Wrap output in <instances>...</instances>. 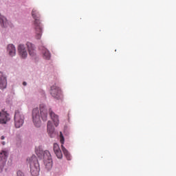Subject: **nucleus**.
<instances>
[{
	"label": "nucleus",
	"instance_id": "1",
	"mask_svg": "<svg viewBox=\"0 0 176 176\" xmlns=\"http://www.w3.org/2000/svg\"><path fill=\"white\" fill-rule=\"evenodd\" d=\"M32 16L34 19V27L35 30V38L36 39H41L42 38V25L41 24V14L36 9L34 8L32 11Z\"/></svg>",
	"mask_w": 176,
	"mask_h": 176
},
{
	"label": "nucleus",
	"instance_id": "2",
	"mask_svg": "<svg viewBox=\"0 0 176 176\" xmlns=\"http://www.w3.org/2000/svg\"><path fill=\"white\" fill-rule=\"evenodd\" d=\"M39 163L38 162V158L36 156L33 155L30 159V173L32 176L39 175Z\"/></svg>",
	"mask_w": 176,
	"mask_h": 176
},
{
	"label": "nucleus",
	"instance_id": "3",
	"mask_svg": "<svg viewBox=\"0 0 176 176\" xmlns=\"http://www.w3.org/2000/svg\"><path fill=\"white\" fill-rule=\"evenodd\" d=\"M43 162L45 168L49 171V170H52V167H53V160H52V155L49 151L46 150L43 153Z\"/></svg>",
	"mask_w": 176,
	"mask_h": 176
},
{
	"label": "nucleus",
	"instance_id": "4",
	"mask_svg": "<svg viewBox=\"0 0 176 176\" xmlns=\"http://www.w3.org/2000/svg\"><path fill=\"white\" fill-rule=\"evenodd\" d=\"M14 124L16 129H20L24 124V115L19 111H15Z\"/></svg>",
	"mask_w": 176,
	"mask_h": 176
},
{
	"label": "nucleus",
	"instance_id": "5",
	"mask_svg": "<svg viewBox=\"0 0 176 176\" xmlns=\"http://www.w3.org/2000/svg\"><path fill=\"white\" fill-rule=\"evenodd\" d=\"M32 120L36 127H41V115L38 107H36L32 110Z\"/></svg>",
	"mask_w": 176,
	"mask_h": 176
},
{
	"label": "nucleus",
	"instance_id": "6",
	"mask_svg": "<svg viewBox=\"0 0 176 176\" xmlns=\"http://www.w3.org/2000/svg\"><path fill=\"white\" fill-rule=\"evenodd\" d=\"M50 94L56 100H60L61 97H63V93L61 92V89L58 87V86L54 85L51 87Z\"/></svg>",
	"mask_w": 176,
	"mask_h": 176
},
{
	"label": "nucleus",
	"instance_id": "7",
	"mask_svg": "<svg viewBox=\"0 0 176 176\" xmlns=\"http://www.w3.org/2000/svg\"><path fill=\"white\" fill-rule=\"evenodd\" d=\"M64 135H63V133L60 132V144H62L61 145V148H62V151L63 152V154L65 155L66 159L67 160H71V154H69V152H68V150H67V148H65V147H64Z\"/></svg>",
	"mask_w": 176,
	"mask_h": 176
},
{
	"label": "nucleus",
	"instance_id": "8",
	"mask_svg": "<svg viewBox=\"0 0 176 176\" xmlns=\"http://www.w3.org/2000/svg\"><path fill=\"white\" fill-rule=\"evenodd\" d=\"M10 120V116L5 111H0V123L1 124H6Z\"/></svg>",
	"mask_w": 176,
	"mask_h": 176
},
{
	"label": "nucleus",
	"instance_id": "9",
	"mask_svg": "<svg viewBox=\"0 0 176 176\" xmlns=\"http://www.w3.org/2000/svg\"><path fill=\"white\" fill-rule=\"evenodd\" d=\"M18 53L22 58H27V56H28V52H27L25 46L23 44H19L18 45Z\"/></svg>",
	"mask_w": 176,
	"mask_h": 176
},
{
	"label": "nucleus",
	"instance_id": "10",
	"mask_svg": "<svg viewBox=\"0 0 176 176\" xmlns=\"http://www.w3.org/2000/svg\"><path fill=\"white\" fill-rule=\"evenodd\" d=\"M0 24L3 28H8L12 27V23H9L5 16L0 14Z\"/></svg>",
	"mask_w": 176,
	"mask_h": 176
},
{
	"label": "nucleus",
	"instance_id": "11",
	"mask_svg": "<svg viewBox=\"0 0 176 176\" xmlns=\"http://www.w3.org/2000/svg\"><path fill=\"white\" fill-rule=\"evenodd\" d=\"M40 114L42 120L46 122L47 120V109H46V107L44 104L40 105Z\"/></svg>",
	"mask_w": 176,
	"mask_h": 176
},
{
	"label": "nucleus",
	"instance_id": "12",
	"mask_svg": "<svg viewBox=\"0 0 176 176\" xmlns=\"http://www.w3.org/2000/svg\"><path fill=\"white\" fill-rule=\"evenodd\" d=\"M50 116L52 120L54 122V125L57 127L60 123V120H58V116L52 110V109H49Z\"/></svg>",
	"mask_w": 176,
	"mask_h": 176
},
{
	"label": "nucleus",
	"instance_id": "13",
	"mask_svg": "<svg viewBox=\"0 0 176 176\" xmlns=\"http://www.w3.org/2000/svg\"><path fill=\"white\" fill-rule=\"evenodd\" d=\"M54 152L58 159H63V153L60 148V146L57 143L54 144Z\"/></svg>",
	"mask_w": 176,
	"mask_h": 176
},
{
	"label": "nucleus",
	"instance_id": "14",
	"mask_svg": "<svg viewBox=\"0 0 176 176\" xmlns=\"http://www.w3.org/2000/svg\"><path fill=\"white\" fill-rule=\"evenodd\" d=\"M7 85L6 77L3 76V72H0V89H6Z\"/></svg>",
	"mask_w": 176,
	"mask_h": 176
},
{
	"label": "nucleus",
	"instance_id": "15",
	"mask_svg": "<svg viewBox=\"0 0 176 176\" xmlns=\"http://www.w3.org/2000/svg\"><path fill=\"white\" fill-rule=\"evenodd\" d=\"M7 52L11 57L16 56V47L13 44H10L8 45Z\"/></svg>",
	"mask_w": 176,
	"mask_h": 176
},
{
	"label": "nucleus",
	"instance_id": "16",
	"mask_svg": "<svg viewBox=\"0 0 176 176\" xmlns=\"http://www.w3.org/2000/svg\"><path fill=\"white\" fill-rule=\"evenodd\" d=\"M26 46L28 47V50L29 52L30 56H32V57H34L35 56V50H34V45L32 43L28 42L26 43Z\"/></svg>",
	"mask_w": 176,
	"mask_h": 176
},
{
	"label": "nucleus",
	"instance_id": "17",
	"mask_svg": "<svg viewBox=\"0 0 176 176\" xmlns=\"http://www.w3.org/2000/svg\"><path fill=\"white\" fill-rule=\"evenodd\" d=\"M47 130L49 134H53V133H54V126H53L52 121L47 122Z\"/></svg>",
	"mask_w": 176,
	"mask_h": 176
},
{
	"label": "nucleus",
	"instance_id": "18",
	"mask_svg": "<svg viewBox=\"0 0 176 176\" xmlns=\"http://www.w3.org/2000/svg\"><path fill=\"white\" fill-rule=\"evenodd\" d=\"M43 56L45 60H50V52L46 48L43 49Z\"/></svg>",
	"mask_w": 176,
	"mask_h": 176
},
{
	"label": "nucleus",
	"instance_id": "19",
	"mask_svg": "<svg viewBox=\"0 0 176 176\" xmlns=\"http://www.w3.org/2000/svg\"><path fill=\"white\" fill-rule=\"evenodd\" d=\"M8 151L3 150L1 153H0V159L1 160H6V159H8Z\"/></svg>",
	"mask_w": 176,
	"mask_h": 176
},
{
	"label": "nucleus",
	"instance_id": "20",
	"mask_svg": "<svg viewBox=\"0 0 176 176\" xmlns=\"http://www.w3.org/2000/svg\"><path fill=\"white\" fill-rule=\"evenodd\" d=\"M17 176H24V173H23V172L19 170L17 172Z\"/></svg>",
	"mask_w": 176,
	"mask_h": 176
},
{
	"label": "nucleus",
	"instance_id": "21",
	"mask_svg": "<svg viewBox=\"0 0 176 176\" xmlns=\"http://www.w3.org/2000/svg\"><path fill=\"white\" fill-rule=\"evenodd\" d=\"M36 155H37V156H38V157H41V156H42V153H43V152H41V153H39L38 152V151H36Z\"/></svg>",
	"mask_w": 176,
	"mask_h": 176
},
{
	"label": "nucleus",
	"instance_id": "22",
	"mask_svg": "<svg viewBox=\"0 0 176 176\" xmlns=\"http://www.w3.org/2000/svg\"><path fill=\"white\" fill-rule=\"evenodd\" d=\"M23 86H27V82H23Z\"/></svg>",
	"mask_w": 176,
	"mask_h": 176
},
{
	"label": "nucleus",
	"instance_id": "23",
	"mask_svg": "<svg viewBox=\"0 0 176 176\" xmlns=\"http://www.w3.org/2000/svg\"><path fill=\"white\" fill-rule=\"evenodd\" d=\"M1 140H5V136H1Z\"/></svg>",
	"mask_w": 176,
	"mask_h": 176
},
{
	"label": "nucleus",
	"instance_id": "24",
	"mask_svg": "<svg viewBox=\"0 0 176 176\" xmlns=\"http://www.w3.org/2000/svg\"><path fill=\"white\" fill-rule=\"evenodd\" d=\"M6 142H2V144L5 145Z\"/></svg>",
	"mask_w": 176,
	"mask_h": 176
}]
</instances>
